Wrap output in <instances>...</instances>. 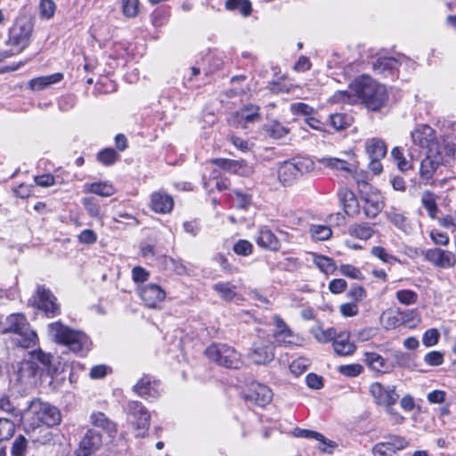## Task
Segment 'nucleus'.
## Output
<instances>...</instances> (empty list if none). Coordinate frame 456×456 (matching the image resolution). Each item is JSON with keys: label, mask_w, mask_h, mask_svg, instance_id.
Returning a JSON list of instances; mask_svg holds the SVG:
<instances>
[{"label": "nucleus", "mask_w": 456, "mask_h": 456, "mask_svg": "<svg viewBox=\"0 0 456 456\" xmlns=\"http://www.w3.org/2000/svg\"><path fill=\"white\" fill-rule=\"evenodd\" d=\"M349 88L355 93L357 102H361L373 111L379 110L387 100L385 86L377 83L369 76L355 78L349 85Z\"/></svg>", "instance_id": "1"}, {"label": "nucleus", "mask_w": 456, "mask_h": 456, "mask_svg": "<svg viewBox=\"0 0 456 456\" xmlns=\"http://www.w3.org/2000/svg\"><path fill=\"white\" fill-rule=\"evenodd\" d=\"M21 424L27 434L34 432L43 425L53 428L57 425V409L40 399H34L23 411Z\"/></svg>", "instance_id": "2"}, {"label": "nucleus", "mask_w": 456, "mask_h": 456, "mask_svg": "<svg viewBox=\"0 0 456 456\" xmlns=\"http://www.w3.org/2000/svg\"><path fill=\"white\" fill-rule=\"evenodd\" d=\"M456 151V142L453 137L446 136L444 139V146L442 149L429 150L427 151L426 158L420 163L419 174L421 178L429 180L433 177L436 170L441 165L451 162Z\"/></svg>", "instance_id": "3"}, {"label": "nucleus", "mask_w": 456, "mask_h": 456, "mask_svg": "<svg viewBox=\"0 0 456 456\" xmlns=\"http://www.w3.org/2000/svg\"><path fill=\"white\" fill-rule=\"evenodd\" d=\"M59 344L80 355L86 354L92 347V341L86 333L71 329L61 322H59Z\"/></svg>", "instance_id": "4"}, {"label": "nucleus", "mask_w": 456, "mask_h": 456, "mask_svg": "<svg viewBox=\"0 0 456 456\" xmlns=\"http://www.w3.org/2000/svg\"><path fill=\"white\" fill-rule=\"evenodd\" d=\"M205 354L209 360L225 368L239 369L242 364L240 354L226 344H212Z\"/></svg>", "instance_id": "5"}, {"label": "nucleus", "mask_w": 456, "mask_h": 456, "mask_svg": "<svg viewBox=\"0 0 456 456\" xmlns=\"http://www.w3.org/2000/svg\"><path fill=\"white\" fill-rule=\"evenodd\" d=\"M33 27V20L30 17L19 16L9 29L8 44L19 47V52H21L28 45Z\"/></svg>", "instance_id": "6"}, {"label": "nucleus", "mask_w": 456, "mask_h": 456, "mask_svg": "<svg viewBox=\"0 0 456 456\" xmlns=\"http://www.w3.org/2000/svg\"><path fill=\"white\" fill-rule=\"evenodd\" d=\"M126 411L130 423L134 427L135 436L144 437L150 427L151 415L143 404L137 401L127 403Z\"/></svg>", "instance_id": "7"}, {"label": "nucleus", "mask_w": 456, "mask_h": 456, "mask_svg": "<svg viewBox=\"0 0 456 456\" xmlns=\"http://www.w3.org/2000/svg\"><path fill=\"white\" fill-rule=\"evenodd\" d=\"M413 144L428 151L435 149H442L444 146V139L438 140L436 136L435 130L428 125H419L411 133Z\"/></svg>", "instance_id": "8"}, {"label": "nucleus", "mask_w": 456, "mask_h": 456, "mask_svg": "<svg viewBox=\"0 0 456 456\" xmlns=\"http://www.w3.org/2000/svg\"><path fill=\"white\" fill-rule=\"evenodd\" d=\"M28 303L38 309L47 318H53L56 313L55 297L45 285H38Z\"/></svg>", "instance_id": "9"}, {"label": "nucleus", "mask_w": 456, "mask_h": 456, "mask_svg": "<svg viewBox=\"0 0 456 456\" xmlns=\"http://www.w3.org/2000/svg\"><path fill=\"white\" fill-rule=\"evenodd\" d=\"M369 391L376 403L386 409L394 406L399 399L395 386H383L379 382H375L370 386Z\"/></svg>", "instance_id": "10"}, {"label": "nucleus", "mask_w": 456, "mask_h": 456, "mask_svg": "<svg viewBox=\"0 0 456 456\" xmlns=\"http://www.w3.org/2000/svg\"><path fill=\"white\" fill-rule=\"evenodd\" d=\"M139 295L149 308H159L166 298V291L158 284L148 283L139 289Z\"/></svg>", "instance_id": "11"}, {"label": "nucleus", "mask_w": 456, "mask_h": 456, "mask_svg": "<svg viewBox=\"0 0 456 456\" xmlns=\"http://www.w3.org/2000/svg\"><path fill=\"white\" fill-rule=\"evenodd\" d=\"M409 443L403 436H389L387 441L375 444L372 448L374 456H392L398 451L403 450Z\"/></svg>", "instance_id": "12"}, {"label": "nucleus", "mask_w": 456, "mask_h": 456, "mask_svg": "<svg viewBox=\"0 0 456 456\" xmlns=\"http://www.w3.org/2000/svg\"><path fill=\"white\" fill-rule=\"evenodd\" d=\"M423 256L427 261L439 268L448 269L456 264V257L452 252L438 248L425 250Z\"/></svg>", "instance_id": "13"}, {"label": "nucleus", "mask_w": 456, "mask_h": 456, "mask_svg": "<svg viewBox=\"0 0 456 456\" xmlns=\"http://www.w3.org/2000/svg\"><path fill=\"white\" fill-rule=\"evenodd\" d=\"M273 391L265 385L254 382L250 385L248 392L244 395L247 401L254 403L256 405L264 407L273 399Z\"/></svg>", "instance_id": "14"}, {"label": "nucleus", "mask_w": 456, "mask_h": 456, "mask_svg": "<svg viewBox=\"0 0 456 456\" xmlns=\"http://www.w3.org/2000/svg\"><path fill=\"white\" fill-rule=\"evenodd\" d=\"M249 357L256 364H266L274 358L273 343L268 340L255 342Z\"/></svg>", "instance_id": "15"}, {"label": "nucleus", "mask_w": 456, "mask_h": 456, "mask_svg": "<svg viewBox=\"0 0 456 456\" xmlns=\"http://www.w3.org/2000/svg\"><path fill=\"white\" fill-rule=\"evenodd\" d=\"M316 161L334 172H345L353 176L356 175L355 161H348L335 157L317 158Z\"/></svg>", "instance_id": "16"}, {"label": "nucleus", "mask_w": 456, "mask_h": 456, "mask_svg": "<svg viewBox=\"0 0 456 456\" xmlns=\"http://www.w3.org/2000/svg\"><path fill=\"white\" fill-rule=\"evenodd\" d=\"M134 390L139 396L146 400H154L160 395V384L145 376L134 385Z\"/></svg>", "instance_id": "17"}, {"label": "nucleus", "mask_w": 456, "mask_h": 456, "mask_svg": "<svg viewBox=\"0 0 456 456\" xmlns=\"http://www.w3.org/2000/svg\"><path fill=\"white\" fill-rule=\"evenodd\" d=\"M102 445V436L94 430H88L76 450L77 456H89Z\"/></svg>", "instance_id": "18"}, {"label": "nucleus", "mask_w": 456, "mask_h": 456, "mask_svg": "<svg viewBox=\"0 0 456 456\" xmlns=\"http://www.w3.org/2000/svg\"><path fill=\"white\" fill-rule=\"evenodd\" d=\"M213 164H216L222 169L228 172L235 173L240 175L248 176L253 173V167L244 160H232L224 159H216L212 160Z\"/></svg>", "instance_id": "19"}, {"label": "nucleus", "mask_w": 456, "mask_h": 456, "mask_svg": "<svg viewBox=\"0 0 456 456\" xmlns=\"http://www.w3.org/2000/svg\"><path fill=\"white\" fill-rule=\"evenodd\" d=\"M256 241L259 247L271 251H277L281 248L279 239L267 227H261L259 229Z\"/></svg>", "instance_id": "20"}, {"label": "nucleus", "mask_w": 456, "mask_h": 456, "mask_svg": "<svg viewBox=\"0 0 456 456\" xmlns=\"http://www.w3.org/2000/svg\"><path fill=\"white\" fill-rule=\"evenodd\" d=\"M340 202L343 205L344 211L349 216H357L361 212L360 204L354 193L347 189L339 191Z\"/></svg>", "instance_id": "21"}, {"label": "nucleus", "mask_w": 456, "mask_h": 456, "mask_svg": "<svg viewBox=\"0 0 456 456\" xmlns=\"http://www.w3.org/2000/svg\"><path fill=\"white\" fill-rule=\"evenodd\" d=\"M293 435L296 437L315 439L321 442L319 450L323 452L330 453L332 452V448L335 446V444L331 441L327 440L321 433H318L316 431L302 429L297 428L294 429Z\"/></svg>", "instance_id": "22"}, {"label": "nucleus", "mask_w": 456, "mask_h": 456, "mask_svg": "<svg viewBox=\"0 0 456 456\" xmlns=\"http://www.w3.org/2000/svg\"><path fill=\"white\" fill-rule=\"evenodd\" d=\"M299 177L291 160H287L280 164L278 168V179L283 186H291Z\"/></svg>", "instance_id": "23"}, {"label": "nucleus", "mask_w": 456, "mask_h": 456, "mask_svg": "<svg viewBox=\"0 0 456 456\" xmlns=\"http://www.w3.org/2000/svg\"><path fill=\"white\" fill-rule=\"evenodd\" d=\"M174 208L173 198L165 192H154L151 195V208L156 213H169Z\"/></svg>", "instance_id": "24"}, {"label": "nucleus", "mask_w": 456, "mask_h": 456, "mask_svg": "<svg viewBox=\"0 0 456 456\" xmlns=\"http://www.w3.org/2000/svg\"><path fill=\"white\" fill-rule=\"evenodd\" d=\"M362 209L366 217H375L383 208V202L379 194H366L362 197Z\"/></svg>", "instance_id": "25"}, {"label": "nucleus", "mask_w": 456, "mask_h": 456, "mask_svg": "<svg viewBox=\"0 0 456 456\" xmlns=\"http://www.w3.org/2000/svg\"><path fill=\"white\" fill-rule=\"evenodd\" d=\"M335 353L340 356L352 354L355 349V345L349 340V333L342 332L338 334L332 343Z\"/></svg>", "instance_id": "26"}, {"label": "nucleus", "mask_w": 456, "mask_h": 456, "mask_svg": "<svg viewBox=\"0 0 456 456\" xmlns=\"http://www.w3.org/2000/svg\"><path fill=\"white\" fill-rule=\"evenodd\" d=\"M84 191L86 193L96 194L101 197H110L115 194L116 189L113 184L108 181L86 183Z\"/></svg>", "instance_id": "27"}, {"label": "nucleus", "mask_w": 456, "mask_h": 456, "mask_svg": "<svg viewBox=\"0 0 456 456\" xmlns=\"http://www.w3.org/2000/svg\"><path fill=\"white\" fill-rule=\"evenodd\" d=\"M365 150L370 159H382L387 154V145L379 138L368 139L365 142Z\"/></svg>", "instance_id": "28"}, {"label": "nucleus", "mask_w": 456, "mask_h": 456, "mask_svg": "<svg viewBox=\"0 0 456 456\" xmlns=\"http://www.w3.org/2000/svg\"><path fill=\"white\" fill-rule=\"evenodd\" d=\"M37 364L31 361H23L20 362L17 370L18 380L24 384H29L33 381L37 373Z\"/></svg>", "instance_id": "29"}, {"label": "nucleus", "mask_w": 456, "mask_h": 456, "mask_svg": "<svg viewBox=\"0 0 456 456\" xmlns=\"http://www.w3.org/2000/svg\"><path fill=\"white\" fill-rule=\"evenodd\" d=\"M403 320V313L398 310H387L382 313L380 322L387 330H392L400 326Z\"/></svg>", "instance_id": "30"}, {"label": "nucleus", "mask_w": 456, "mask_h": 456, "mask_svg": "<svg viewBox=\"0 0 456 456\" xmlns=\"http://www.w3.org/2000/svg\"><path fill=\"white\" fill-rule=\"evenodd\" d=\"M364 362L374 371L387 372L390 366L387 360L374 352H367L364 354Z\"/></svg>", "instance_id": "31"}, {"label": "nucleus", "mask_w": 456, "mask_h": 456, "mask_svg": "<svg viewBox=\"0 0 456 456\" xmlns=\"http://www.w3.org/2000/svg\"><path fill=\"white\" fill-rule=\"evenodd\" d=\"M91 423L97 428L106 431L110 436L117 432L116 424L111 421L106 415L101 411L93 412L91 417Z\"/></svg>", "instance_id": "32"}, {"label": "nucleus", "mask_w": 456, "mask_h": 456, "mask_svg": "<svg viewBox=\"0 0 456 456\" xmlns=\"http://www.w3.org/2000/svg\"><path fill=\"white\" fill-rule=\"evenodd\" d=\"M13 341L20 347L29 348L34 346L37 341V333L28 326L14 335Z\"/></svg>", "instance_id": "33"}, {"label": "nucleus", "mask_w": 456, "mask_h": 456, "mask_svg": "<svg viewBox=\"0 0 456 456\" xmlns=\"http://www.w3.org/2000/svg\"><path fill=\"white\" fill-rule=\"evenodd\" d=\"M6 325L7 327L4 329V332H12L14 335L29 326L26 317L21 314H12L9 315L6 318Z\"/></svg>", "instance_id": "34"}, {"label": "nucleus", "mask_w": 456, "mask_h": 456, "mask_svg": "<svg viewBox=\"0 0 456 456\" xmlns=\"http://www.w3.org/2000/svg\"><path fill=\"white\" fill-rule=\"evenodd\" d=\"M398 64L399 62L395 58L381 57L372 63V68L377 73L385 74L386 72H391L392 70L396 69Z\"/></svg>", "instance_id": "35"}, {"label": "nucleus", "mask_w": 456, "mask_h": 456, "mask_svg": "<svg viewBox=\"0 0 456 456\" xmlns=\"http://www.w3.org/2000/svg\"><path fill=\"white\" fill-rule=\"evenodd\" d=\"M213 289L223 300L227 302L232 301L237 296L236 286L230 282H217L214 284Z\"/></svg>", "instance_id": "36"}, {"label": "nucleus", "mask_w": 456, "mask_h": 456, "mask_svg": "<svg viewBox=\"0 0 456 456\" xmlns=\"http://www.w3.org/2000/svg\"><path fill=\"white\" fill-rule=\"evenodd\" d=\"M353 122V117L346 113H334L330 115V125L336 131H341L348 128Z\"/></svg>", "instance_id": "37"}, {"label": "nucleus", "mask_w": 456, "mask_h": 456, "mask_svg": "<svg viewBox=\"0 0 456 456\" xmlns=\"http://www.w3.org/2000/svg\"><path fill=\"white\" fill-rule=\"evenodd\" d=\"M348 232L351 236H353L354 238H357V239H360L362 240H367L370 238H371V236L374 233V230L371 225H370L369 224H366V223L354 224L349 227Z\"/></svg>", "instance_id": "38"}, {"label": "nucleus", "mask_w": 456, "mask_h": 456, "mask_svg": "<svg viewBox=\"0 0 456 456\" xmlns=\"http://www.w3.org/2000/svg\"><path fill=\"white\" fill-rule=\"evenodd\" d=\"M57 82V74H52L50 76L38 77L31 79L28 82V86L33 91H40L45 89L50 85Z\"/></svg>", "instance_id": "39"}, {"label": "nucleus", "mask_w": 456, "mask_h": 456, "mask_svg": "<svg viewBox=\"0 0 456 456\" xmlns=\"http://www.w3.org/2000/svg\"><path fill=\"white\" fill-rule=\"evenodd\" d=\"M330 102L331 103H348V104H355L357 103V97L355 96V93L352 92L349 88L348 90H341L337 91L330 98Z\"/></svg>", "instance_id": "40"}, {"label": "nucleus", "mask_w": 456, "mask_h": 456, "mask_svg": "<svg viewBox=\"0 0 456 456\" xmlns=\"http://www.w3.org/2000/svg\"><path fill=\"white\" fill-rule=\"evenodd\" d=\"M314 263L321 272L326 274L333 273L336 270L333 259L322 255H314Z\"/></svg>", "instance_id": "41"}, {"label": "nucleus", "mask_w": 456, "mask_h": 456, "mask_svg": "<svg viewBox=\"0 0 456 456\" xmlns=\"http://www.w3.org/2000/svg\"><path fill=\"white\" fill-rule=\"evenodd\" d=\"M293 165L295 166L299 176L303 174L312 172L315 164L314 161L308 157H298L291 159Z\"/></svg>", "instance_id": "42"}, {"label": "nucleus", "mask_w": 456, "mask_h": 456, "mask_svg": "<svg viewBox=\"0 0 456 456\" xmlns=\"http://www.w3.org/2000/svg\"><path fill=\"white\" fill-rule=\"evenodd\" d=\"M258 110L259 108L257 106L249 105L238 112L237 118L240 121H244L245 123H253L257 121L260 118Z\"/></svg>", "instance_id": "43"}, {"label": "nucleus", "mask_w": 456, "mask_h": 456, "mask_svg": "<svg viewBox=\"0 0 456 456\" xmlns=\"http://www.w3.org/2000/svg\"><path fill=\"white\" fill-rule=\"evenodd\" d=\"M163 264L167 270H170L178 275H184L187 273V267L179 258L165 256Z\"/></svg>", "instance_id": "44"}, {"label": "nucleus", "mask_w": 456, "mask_h": 456, "mask_svg": "<svg viewBox=\"0 0 456 456\" xmlns=\"http://www.w3.org/2000/svg\"><path fill=\"white\" fill-rule=\"evenodd\" d=\"M273 337L277 345L285 346L296 344L297 338L289 328L276 331Z\"/></svg>", "instance_id": "45"}, {"label": "nucleus", "mask_w": 456, "mask_h": 456, "mask_svg": "<svg viewBox=\"0 0 456 456\" xmlns=\"http://www.w3.org/2000/svg\"><path fill=\"white\" fill-rule=\"evenodd\" d=\"M423 207L428 210L430 218L435 219L438 211L435 194L427 191L421 198Z\"/></svg>", "instance_id": "46"}, {"label": "nucleus", "mask_w": 456, "mask_h": 456, "mask_svg": "<svg viewBox=\"0 0 456 456\" xmlns=\"http://www.w3.org/2000/svg\"><path fill=\"white\" fill-rule=\"evenodd\" d=\"M15 432V424L9 419L0 418V445L2 442L9 440Z\"/></svg>", "instance_id": "47"}, {"label": "nucleus", "mask_w": 456, "mask_h": 456, "mask_svg": "<svg viewBox=\"0 0 456 456\" xmlns=\"http://www.w3.org/2000/svg\"><path fill=\"white\" fill-rule=\"evenodd\" d=\"M311 333L321 343L333 342L338 336V332L334 328H330L326 330L321 328L312 329Z\"/></svg>", "instance_id": "48"}, {"label": "nucleus", "mask_w": 456, "mask_h": 456, "mask_svg": "<svg viewBox=\"0 0 456 456\" xmlns=\"http://www.w3.org/2000/svg\"><path fill=\"white\" fill-rule=\"evenodd\" d=\"M266 134L273 139H281L289 134V129L278 122H272L265 126Z\"/></svg>", "instance_id": "49"}, {"label": "nucleus", "mask_w": 456, "mask_h": 456, "mask_svg": "<svg viewBox=\"0 0 456 456\" xmlns=\"http://www.w3.org/2000/svg\"><path fill=\"white\" fill-rule=\"evenodd\" d=\"M389 221L401 231L409 233L411 230V225L408 224L406 218L403 214L395 211L388 213Z\"/></svg>", "instance_id": "50"}, {"label": "nucleus", "mask_w": 456, "mask_h": 456, "mask_svg": "<svg viewBox=\"0 0 456 456\" xmlns=\"http://www.w3.org/2000/svg\"><path fill=\"white\" fill-rule=\"evenodd\" d=\"M229 181L226 178L220 179H207V177L203 176V185L206 190L208 191H212L214 189H216L219 191L227 190L229 187Z\"/></svg>", "instance_id": "51"}, {"label": "nucleus", "mask_w": 456, "mask_h": 456, "mask_svg": "<svg viewBox=\"0 0 456 456\" xmlns=\"http://www.w3.org/2000/svg\"><path fill=\"white\" fill-rule=\"evenodd\" d=\"M82 204L91 217L99 218L101 216V207L95 198L86 197L82 200Z\"/></svg>", "instance_id": "52"}, {"label": "nucleus", "mask_w": 456, "mask_h": 456, "mask_svg": "<svg viewBox=\"0 0 456 456\" xmlns=\"http://www.w3.org/2000/svg\"><path fill=\"white\" fill-rule=\"evenodd\" d=\"M118 154L112 148H106L97 154V159L104 166L113 165L118 159Z\"/></svg>", "instance_id": "53"}, {"label": "nucleus", "mask_w": 456, "mask_h": 456, "mask_svg": "<svg viewBox=\"0 0 456 456\" xmlns=\"http://www.w3.org/2000/svg\"><path fill=\"white\" fill-rule=\"evenodd\" d=\"M312 237L316 240H328L331 234V229L327 225L314 224L310 228Z\"/></svg>", "instance_id": "54"}, {"label": "nucleus", "mask_w": 456, "mask_h": 456, "mask_svg": "<svg viewBox=\"0 0 456 456\" xmlns=\"http://www.w3.org/2000/svg\"><path fill=\"white\" fill-rule=\"evenodd\" d=\"M121 7L126 18H134L139 12V0H122Z\"/></svg>", "instance_id": "55"}, {"label": "nucleus", "mask_w": 456, "mask_h": 456, "mask_svg": "<svg viewBox=\"0 0 456 456\" xmlns=\"http://www.w3.org/2000/svg\"><path fill=\"white\" fill-rule=\"evenodd\" d=\"M28 448V441L27 439L22 436H18L14 442L12 443V456H25L26 452Z\"/></svg>", "instance_id": "56"}, {"label": "nucleus", "mask_w": 456, "mask_h": 456, "mask_svg": "<svg viewBox=\"0 0 456 456\" xmlns=\"http://www.w3.org/2000/svg\"><path fill=\"white\" fill-rule=\"evenodd\" d=\"M396 298L401 304L410 305L417 302L418 294L413 290L401 289L396 292Z\"/></svg>", "instance_id": "57"}, {"label": "nucleus", "mask_w": 456, "mask_h": 456, "mask_svg": "<svg viewBox=\"0 0 456 456\" xmlns=\"http://www.w3.org/2000/svg\"><path fill=\"white\" fill-rule=\"evenodd\" d=\"M309 365H310L309 359H307L305 357H298L297 359L294 360L290 363L289 370L296 376H299L304 371L306 370V369L308 368Z\"/></svg>", "instance_id": "58"}, {"label": "nucleus", "mask_w": 456, "mask_h": 456, "mask_svg": "<svg viewBox=\"0 0 456 456\" xmlns=\"http://www.w3.org/2000/svg\"><path fill=\"white\" fill-rule=\"evenodd\" d=\"M391 155L396 161L397 167L400 170L406 171L411 168V166L410 162L405 159L401 148L395 147L391 151Z\"/></svg>", "instance_id": "59"}, {"label": "nucleus", "mask_w": 456, "mask_h": 456, "mask_svg": "<svg viewBox=\"0 0 456 456\" xmlns=\"http://www.w3.org/2000/svg\"><path fill=\"white\" fill-rule=\"evenodd\" d=\"M55 3L53 0H41L39 4L40 15L44 19H50L54 15Z\"/></svg>", "instance_id": "60"}, {"label": "nucleus", "mask_w": 456, "mask_h": 456, "mask_svg": "<svg viewBox=\"0 0 456 456\" xmlns=\"http://www.w3.org/2000/svg\"><path fill=\"white\" fill-rule=\"evenodd\" d=\"M362 370L363 368L359 363L340 365L338 367L339 373L346 377H357L362 372Z\"/></svg>", "instance_id": "61"}, {"label": "nucleus", "mask_w": 456, "mask_h": 456, "mask_svg": "<svg viewBox=\"0 0 456 456\" xmlns=\"http://www.w3.org/2000/svg\"><path fill=\"white\" fill-rule=\"evenodd\" d=\"M339 270L340 273L346 277L355 280L363 279V275L361 270L352 265H341Z\"/></svg>", "instance_id": "62"}, {"label": "nucleus", "mask_w": 456, "mask_h": 456, "mask_svg": "<svg viewBox=\"0 0 456 456\" xmlns=\"http://www.w3.org/2000/svg\"><path fill=\"white\" fill-rule=\"evenodd\" d=\"M253 245L251 242H249L247 240H239L234 245H233V251L237 255L240 256H248L252 253Z\"/></svg>", "instance_id": "63"}, {"label": "nucleus", "mask_w": 456, "mask_h": 456, "mask_svg": "<svg viewBox=\"0 0 456 456\" xmlns=\"http://www.w3.org/2000/svg\"><path fill=\"white\" fill-rule=\"evenodd\" d=\"M110 371H111L110 367L106 364H99L91 368L89 376L92 379H99L104 378Z\"/></svg>", "instance_id": "64"}]
</instances>
